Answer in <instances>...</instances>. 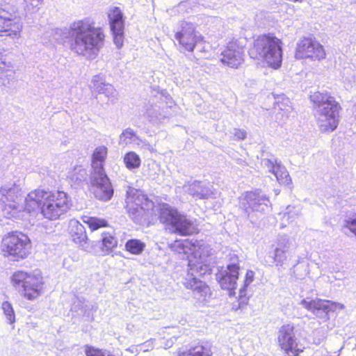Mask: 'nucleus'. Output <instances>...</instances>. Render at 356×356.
<instances>
[{
	"label": "nucleus",
	"instance_id": "nucleus-3",
	"mask_svg": "<svg viewBox=\"0 0 356 356\" xmlns=\"http://www.w3.org/2000/svg\"><path fill=\"white\" fill-rule=\"evenodd\" d=\"M309 100L315 107L320 108L316 118L320 131L322 133L335 131L339 124L342 109L335 97L326 90H316L309 95Z\"/></svg>",
	"mask_w": 356,
	"mask_h": 356
},
{
	"label": "nucleus",
	"instance_id": "nucleus-9",
	"mask_svg": "<svg viewBox=\"0 0 356 356\" xmlns=\"http://www.w3.org/2000/svg\"><path fill=\"white\" fill-rule=\"evenodd\" d=\"M277 340L280 350L285 356H300L305 350V346L296 337L292 325L281 326Z\"/></svg>",
	"mask_w": 356,
	"mask_h": 356
},
{
	"label": "nucleus",
	"instance_id": "nucleus-19",
	"mask_svg": "<svg viewBox=\"0 0 356 356\" xmlns=\"http://www.w3.org/2000/svg\"><path fill=\"white\" fill-rule=\"evenodd\" d=\"M184 284L186 289L196 293L199 296V298H202V300H207L211 296L209 285L196 277L187 279Z\"/></svg>",
	"mask_w": 356,
	"mask_h": 356
},
{
	"label": "nucleus",
	"instance_id": "nucleus-32",
	"mask_svg": "<svg viewBox=\"0 0 356 356\" xmlns=\"http://www.w3.org/2000/svg\"><path fill=\"white\" fill-rule=\"evenodd\" d=\"M110 30L113 35L114 44L118 49L122 48L124 44V28H119L118 29H111Z\"/></svg>",
	"mask_w": 356,
	"mask_h": 356
},
{
	"label": "nucleus",
	"instance_id": "nucleus-20",
	"mask_svg": "<svg viewBox=\"0 0 356 356\" xmlns=\"http://www.w3.org/2000/svg\"><path fill=\"white\" fill-rule=\"evenodd\" d=\"M184 284L186 289L196 293L199 296V298H202V300H207L211 296L209 285L196 277L187 279Z\"/></svg>",
	"mask_w": 356,
	"mask_h": 356
},
{
	"label": "nucleus",
	"instance_id": "nucleus-33",
	"mask_svg": "<svg viewBox=\"0 0 356 356\" xmlns=\"http://www.w3.org/2000/svg\"><path fill=\"white\" fill-rule=\"evenodd\" d=\"M247 289L241 287L239 289V294L237 298V305L234 306V309H240L244 308L248 303L249 296L247 293Z\"/></svg>",
	"mask_w": 356,
	"mask_h": 356
},
{
	"label": "nucleus",
	"instance_id": "nucleus-1",
	"mask_svg": "<svg viewBox=\"0 0 356 356\" xmlns=\"http://www.w3.org/2000/svg\"><path fill=\"white\" fill-rule=\"evenodd\" d=\"M72 204L68 193L61 190L35 189L30 192L25 200V209L28 212L39 209L43 217L49 220L59 219Z\"/></svg>",
	"mask_w": 356,
	"mask_h": 356
},
{
	"label": "nucleus",
	"instance_id": "nucleus-17",
	"mask_svg": "<svg viewBox=\"0 0 356 356\" xmlns=\"http://www.w3.org/2000/svg\"><path fill=\"white\" fill-rule=\"evenodd\" d=\"M11 14L5 10H0V36H8L12 38L20 37L19 26L12 24Z\"/></svg>",
	"mask_w": 356,
	"mask_h": 356
},
{
	"label": "nucleus",
	"instance_id": "nucleus-38",
	"mask_svg": "<svg viewBox=\"0 0 356 356\" xmlns=\"http://www.w3.org/2000/svg\"><path fill=\"white\" fill-rule=\"evenodd\" d=\"M254 272L252 270H248L245 273L243 284L242 285V288L247 289L250 286V284L254 281Z\"/></svg>",
	"mask_w": 356,
	"mask_h": 356
},
{
	"label": "nucleus",
	"instance_id": "nucleus-13",
	"mask_svg": "<svg viewBox=\"0 0 356 356\" xmlns=\"http://www.w3.org/2000/svg\"><path fill=\"white\" fill-rule=\"evenodd\" d=\"M108 155V148L106 146L101 145L97 147L92 154L91 165L92 173L96 179H106L108 177L104 171V162Z\"/></svg>",
	"mask_w": 356,
	"mask_h": 356
},
{
	"label": "nucleus",
	"instance_id": "nucleus-36",
	"mask_svg": "<svg viewBox=\"0 0 356 356\" xmlns=\"http://www.w3.org/2000/svg\"><path fill=\"white\" fill-rule=\"evenodd\" d=\"M84 351L86 356H106L103 349L90 345H86L84 346Z\"/></svg>",
	"mask_w": 356,
	"mask_h": 356
},
{
	"label": "nucleus",
	"instance_id": "nucleus-11",
	"mask_svg": "<svg viewBox=\"0 0 356 356\" xmlns=\"http://www.w3.org/2000/svg\"><path fill=\"white\" fill-rule=\"evenodd\" d=\"M301 305L305 309L312 313L322 311L326 314L330 312L341 311L345 307L342 303L320 298L304 299L301 301Z\"/></svg>",
	"mask_w": 356,
	"mask_h": 356
},
{
	"label": "nucleus",
	"instance_id": "nucleus-45",
	"mask_svg": "<svg viewBox=\"0 0 356 356\" xmlns=\"http://www.w3.org/2000/svg\"><path fill=\"white\" fill-rule=\"evenodd\" d=\"M293 2H295V3H302L305 0H291Z\"/></svg>",
	"mask_w": 356,
	"mask_h": 356
},
{
	"label": "nucleus",
	"instance_id": "nucleus-23",
	"mask_svg": "<svg viewBox=\"0 0 356 356\" xmlns=\"http://www.w3.org/2000/svg\"><path fill=\"white\" fill-rule=\"evenodd\" d=\"M70 236L73 242L80 245H85L88 241L86 231L84 227L76 222L71 228Z\"/></svg>",
	"mask_w": 356,
	"mask_h": 356
},
{
	"label": "nucleus",
	"instance_id": "nucleus-46",
	"mask_svg": "<svg viewBox=\"0 0 356 356\" xmlns=\"http://www.w3.org/2000/svg\"><path fill=\"white\" fill-rule=\"evenodd\" d=\"M106 356H115V355L109 354V355H107Z\"/></svg>",
	"mask_w": 356,
	"mask_h": 356
},
{
	"label": "nucleus",
	"instance_id": "nucleus-15",
	"mask_svg": "<svg viewBox=\"0 0 356 356\" xmlns=\"http://www.w3.org/2000/svg\"><path fill=\"white\" fill-rule=\"evenodd\" d=\"M175 38L178 42L180 47L188 52H192L195 49L197 43L202 39L197 36L194 30H181L175 34Z\"/></svg>",
	"mask_w": 356,
	"mask_h": 356
},
{
	"label": "nucleus",
	"instance_id": "nucleus-7",
	"mask_svg": "<svg viewBox=\"0 0 356 356\" xmlns=\"http://www.w3.org/2000/svg\"><path fill=\"white\" fill-rule=\"evenodd\" d=\"M326 56L324 46L314 37L303 36L296 42L294 50V58L296 60L321 62Z\"/></svg>",
	"mask_w": 356,
	"mask_h": 356
},
{
	"label": "nucleus",
	"instance_id": "nucleus-2",
	"mask_svg": "<svg viewBox=\"0 0 356 356\" xmlns=\"http://www.w3.org/2000/svg\"><path fill=\"white\" fill-rule=\"evenodd\" d=\"M70 31L73 38L72 48L79 54L88 51H99L103 47L106 33L93 21L81 19L72 24Z\"/></svg>",
	"mask_w": 356,
	"mask_h": 356
},
{
	"label": "nucleus",
	"instance_id": "nucleus-8",
	"mask_svg": "<svg viewBox=\"0 0 356 356\" xmlns=\"http://www.w3.org/2000/svg\"><path fill=\"white\" fill-rule=\"evenodd\" d=\"M245 46V38H232L220 53V62L230 68H239L244 62L243 50Z\"/></svg>",
	"mask_w": 356,
	"mask_h": 356
},
{
	"label": "nucleus",
	"instance_id": "nucleus-27",
	"mask_svg": "<svg viewBox=\"0 0 356 356\" xmlns=\"http://www.w3.org/2000/svg\"><path fill=\"white\" fill-rule=\"evenodd\" d=\"M83 222L86 224L91 232L96 231L100 228L108 226V221L104 218H98L97 217L84 216Z\"/></svg>",
	"mask_w": 356,
	"mask_h": 356
},
{
	"label": "nucleus",
	"instance_id": "nucleus-18",
	"mask_svg": "<svg viewBox=\"0 0 356 356\" xmlns=\"http://www.w3.org/2000/svg\"><path fill=\"white\" fill-rule=\"evenodd\" d=\"M184 284L186 289L196 293L199 296V298H202V300H207L211 296L209 285L196 277L187 279Z\"/></svg>",
	"mask_w": 356,
	"mask_h": 356
},
{
	"label": "nucleus",
	"instance_id": "nucleus-35",
	"mask_svg": "<svg viewBox=\"0 0 356 356\" xmlns=\"http://www.w3.org/2000/svg\"><path fill=\"white\" fill-rule=\"evenodd\" d=\"M191 243L188 239L186 240H175L170 245V248L174 252L178 253H186L185 247L187 244Z\"/></svg>",
	"mask_w": 356,
	"mask_h": 356
},
{
	"label": "nucleus",
	"instance_id": "nucleus-24",
	"mask_svg": "<svg viewBox=\"0 0 356 356\" xmlns=\"http://www.w3.org/2000/svg\"><path fill=\"white\" fill-rule=\"evenodd\" d=\"M118 239L111 233L104 232L102 234L101 250L104 254H109L118 246Z\"/></svg>",
	"mask_w": 356,
	"mask_h": 356
},
{
	"label": "nucleus",
	"instance_id": "nucleus-5",
	"mask_svg": "<svg viewBox=\"0 0 356 356\" xmlns=\"http://www.w3.org/2000/svg\"><path fill=\"white\" fill-rule=\"evenodd\" d=\"M158 213L160 221L172 227L173 232L178 235L186 236L197 234L199 232L192 220L168 204H161Z\"/></svg>",
	"mask_w": 356,
	"mask_h": 356
},
{
	"label": "nucleus",
	"instance_id": "nucleus-29",
	"mask_svg": "<svg viewBox=\"0 0 356 356\" xmlns=\"http://www.w3.org/2000/svg\"><path fill=\"white\" fill-rule=\"evenodd\" d=\"M189 194L197 199H204L209 196V191L202 186L201 181H195L190 185Z\"/></svg>",
	"mask_w": 356,
	"mask_h": 356
},
{
	"label": "nucleus",
	"instance_id": "nucleus-30",
	"mask_svg": "<svg viewBox=\"0 0 356 356\" xmlns=\"http://www.w3.org/2000/svg\"><path fill=\"white\" fill-rule=\"evenodd\" d=\"M123 161L129 170L138 168L141 164L139 155L132 151L128 152L124 154Z\"/></svg>",
	"mask_w": 356,
	"mask_h": 356
},
{
	"label": "nucleus",
	"instance_id": "nucleus-40",
	"mask_svg": "<svg viewBox=\"0 0 356 356\" xmlns=\"http://www.w3.org/2000/svg\"><path fill=\"white\" fill-rule=\"evenodd\" d=\"M11 282L15 286H19L22 282V272L17 271L11 277Z\"/></svg>",
	"mask_w": 356,
	"mask_h": 356
},
{
	"label": "nucleus",
	"instance_id": "nucleus-34",
	"mask_svg": "<svg viewBox=\"0 0 356 356\" xmlns=\"http://www.w3.org/2000/svg\"><path fill=\"white\" fill-rule=\"evenodd\" d=\"M1 307L9 323L12 324L15 321V314L12 305L8 301H5L2 303Z\"/></svg>",
	"mask_w": 356,
	"mask_h": 356
},
{
	"label": "nucleus",
	"instance_id": "nucleus-10",
	"mask_svg": "<svg viewBox=\"0 0 356 356\" xmlns=\"http://www.w3.org/2000/svg\"><path fill=\"white\" fill-rule=\"evenodd\" d=\"M18 232H12L6 235L1 241V251L5 257H10L13 261L22 258V239Z\"/></svg>",
	"mask_w": 356,
	"mask_h": 356
},
{
	"label": "nucleus",
	"instance_id": "nucleus-25",
	"mask_svg": "<svg viewBox=\"0 0 356 356\" xmlns=\"http://www.w3.org/2000/svg\"><path fill=\"white\" fill-rule=\"evenodd\" d=\"M145 247V243L137 238L129 239L124 245L125 250L134 255L142 254Z\"/></svg>",
	"mask_w": 356,
	"mask_h": 356
},
{
	"label": "nucleus",
	"instance_id": "nucleus-6",
	"mask_svg": "<svg viewBox=\"0 0 356 356\" xmlns=\"http://www.w3.org/2000/svg\"><path fill=\"white\" fill-rule=\"evenodd\" d=\"M0 207L3 216L9 219H18L22 216V189L19 185H5L0 188Z\"/></svg>",
	"mask_w": 356,
	"mask_h": 356
},
{
	"label": "nucleus",
	"instance_id": "nucleus-28",
	"mask_svg": "<svg viewBox=\"0 0 356 356\" xmlns=\"http://www.w3.org/2000/svg\"><path fill=\"white\" fill-rule=\"evenodd\" d=\"M274 108L277 111V115H280L282 117H287L292 110L291 102L286 97L278 99L275 103Z\"/></svg>",
	"mask_w": 356,
	"mask_h": 356
},
{
	"label": "nucleus",
	"instance_id": "nucleus-21",
	"mask_svg": "<svg viewBox=\"0 0 356 356\" xmlns=\"http://www.w3.org/2000/svg\"><path fill=\"white\" fill-rule=\"evenodd\" d=\"M177 356H213V352L210 346L199 342L186 350H179Z\"/></svg>",
	"mask_w": 356,
	"mask_h": 356
},
{
	"label": "nucleus",
	"instance_id": "nucleus-26",
	"mask_svg": "<svg viewBox=\"0 0 356 356\" xmlns=\"http://www.w3.org/2000/svg\"><path fill=\"white\" fill-rule=\"evenodd\" d=\"M273 173L276 177L280 184L289 186L291 184V179L284 167L280 165H274Z\"/></svg>",
	"mask_w": 356,
	"mask_h": 356
},
{
	"label": "nucleus",
	"instance_id": "nucleus-22",
	"mask_svg": "<svg viewBox=\"0 0 356 356\" xmlns=\"http://www.w3.org/2000/svg\"><path fill=\"white\" fill-rule=\"evenodd\" d=\"M107 17L110 29L124 28V14L120 7L114 6L109 9Z\"/></svg>",
	"mask_w": 356,
	"mask_h": 356
},
{
	"label": "nucleus",
	"instance_id": "nucleus-31",
	"mask_svg": "<svg viewBox=\"0 0 356 356\" xmlns=\"http://www.w3.org/2000/svg\"><path fill=\"white\" fill-rule=\"evenodd\" d=\"M102 181L101 186L99 187V198L101 200L106 201L110 200L113 195V190L112 188V186L109 182V179L108 181L104 179H100Z\"/></svg>",
	"mask_w": 356,
	"mask_h": 356
},
{
	"label": "nucleus",
	"instance_id": "nucleus-16",
	"mask_svg": "<svg viewBox=\"0 0 356 356\" xmlns=\"http://www.w3.org/2000/svg\"><path fill=\"white\" fill-rule=\"evenodd\" d=\"M152 204L146 195L141 193H134L129 195L126 199V209L130 214L145 211Z\"/></svg>",
	"mask_w": 356,
	"mask_h": 356
},
{
	"label": "nucleus",
	"instance_id": "nucleus-14",
	"mask_svg": "<svg viewBox=\"0 0 356 356\" xmlns=\"http://www.w3.org/2000/svg\"><path fill=\"white\" fill-rule=\"evenodd\" d=\"M43 289L42 277L26 275L24 278V296L29 300L38 298Z\"/></svg>",
	"mask_w": 356,
	"mask_h": 356
},
{
	"label": "nucleus",
	"instance_id": "nucleus-37",
	"mask_svg": "<svg viewBox=\"0 0 356 356\" xmlns=\"http://www.w3.org/2000/svg\"><path fill=\"white\" fill-rule=\"evenodd\" d=\"M14 72L10 70H4L0 67V82L6 86L9 83L10 78L13 77Z\"/></svg>",
	"mask_w": 356,
	"mask_h": 356
},
{
	"label": "nucleus",
	"instance_id": "nucleus-43",
	"mask_svg": "<svg viewBox=\"0 0 356 356\" xmlns=\"http://www.w3.org/2000/svg\"><path fill=\"white\" fill-rule=\"evenodd\" d=\"M284 252V250H281L280 248H276L275 250V257H280L282 254H283Z\"/></svg>",
	"mask_w": 356,
	"mask_h": 356
},
{
	"label": "nucleus",
	"instance_id": "nucleus-39",
	"mask_svg": "<svg viewBox=\"0 0 356 356\" xmlns=\"http://www.w3.org/2000/svg\"><path fill=\"white\" fill-rule=\"evenodd\" d=\"M344 227L356 236V213L345 221Z\"/></svg>",
	"mask_w": 356,
	"mask_h": 356
},
{
	"label": "nucleus",
	"instance_id": "nucleus-41",
	"mask_svg": "<svg viewBox=\"0 0 356 356\" xmlns=\"http://www.w3.org/2000/svg\"><path fill=\"white\" fill-rule=\"evenodd\" d=\"M134 136H135V132L133 130L128 129L122 133L120 138L125 140L127 139H131Z\"/></svg>",
	"mask_w": 356,
	"mask_h": 356
},
{
	"label": "nucleus",
	"instance_id": "nucleus-44",
	"mask_svg": "<svg viewBox=\"0 0 356 356\" xmlns=\"http://www.w3.org/2000/svg\"><path fill=\"white\" fill-rule=\"evenodd\" d=\"M189 262L188 265L192 268L195 266V264L192 262V261L188 258Z\"/></svg>",
	"mask_w": 356,
	"mask_h": 356
},
{
	"label": "nucleus",
	"instance_id": "nucleus-12",
	"mask_svg": "<svg viewBox=\"0 0 356 356\" xmlns=\"http://www.w3.org/2000/svg\"><path fill=\"white\" fill-rule=\"evenodd\" d=\"M227 271L219 277L218 283L221 289L227 291L229 296L232 297L235 295L240 266L237 264H232L227 265Z\"/></svg>",
	"mask_w": 356,
	"mask_h": 356
},
{
	"label": "nucleus",
	"instance_id": "nucleus-42",
	"mask_svg": "<svg viewBox=\"0 0 356 356\" xmlns=\"http://www.w3.org/2000/svg\"><path fill=\"white\" fill-rule=\"evenodd\" d=\"M234 138L236 140H244L246 138V134L242 129H236L234 133Z\"/></svg>",
	"mask_w": 356,
	"mask_h": 356
},
{
	"label": "nucleus",
	"instance_id": "nucleus-4",
	"mask_svg": "<svg viewBox=\"0 0 356 356\" xmlns=\"http://www.w3.org/2000/svg\"><path fill=\"white\" fill-rule=\"evenodd\" d=\"M248 53L250 58L261 59L268 67L277 70L282 63V42L273 33H264L254 38Z\"/></svg>",
	"mask_w": 356,
	"mask_h": 356
}]
</instances>
